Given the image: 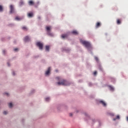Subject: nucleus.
<instances>
[{"label": "nucleus", "instance_id": "f257e3e1", "mask_svg": "<svg viewBox=\"0 0 128 128\" xmlns=\"http://www.w3.org/2000/svg\"><path fill=\"white\" fill-rule=\"evenodd\" d=\"M80 42L82 44H84L87 48H92V46L90 45V43L87 41H84V40H80Z\"/></svg>", "mask_w": 128, "mask_h": 128}, {"label": "nucleus", "instance_id": "f03ea898", "mask_svg": "<svg viewBox=\"0 0 128 128\" xmlns=\"http://www.w3.org/2000/svg\"><path fill=\"white\" fill-rule=\"evenodd\" d=\"M58 86H70V83L66 80H62L61 82H57Z\"/></svg>", "mask_w": 128, "mask_h": 128}, {"label": "nucleus", "instance_id": "7ed1b4c3", "mask_svg": "<svg viewBox=\"0 0 128 128\" xmlns=\"http://www.w3.org/2000/svg\"><path fill=\"white\" fill-rule=\"evenodd\" d=\"M50 30H52L51 26H46V30L47 31L48 36H52V34L50 33Z\"/></svg>", "mask_w": 128, "mask_h": 128}, {"label": "nucleus", "instance_id": "20e7f679", "mask_svg": "<svg viewBox=\"0 0 128 128\" xmlns=\"http://www.w3.org/2000/svg\"><path fill=\"white\" fill-rule=\"evenodd\" d=\"M36 46H38L40 50H42V48H44V44L40 42H37Z\"/></svg>", "mask_w": 128, "mask_h": 128}, {"label": "nucleus", "instance_id": "39448f33", "mask_svg": "<svg viewBox=\"0 0 128 128\" xmlns=\"http://www.w3.org/2000/svg\"><path fill=\"white\" fill-rule=\"evenodd\" d=\"M10 14H14V5H10Z\"/></svg>", "mask_w": 128, "mask_h": 128}, {"label": "nucleus", "instance_id": "423d86ee", "mask_svg": "<svg viewBox=\"0 0 128 128\" xmlns=\"http://www.w3.org/2000/svg\"><path fill=\"white\" fill-rule=\"evenodd\" d=\"M51 68L49 67L48 68V70L46 72V76H48L50 74V70H51Z\"/></svg>", "mask_w": 128, "mask_h": 128}, {"label": "nucleus", "instance_id": "0eeeda50", "mask_svg": "<svg viewBox=\"0 0 128 128\" xmlns=\"http://www.w3.org/2000/svg\"><path fill=\"white\" fill-rule=\"evenodd\" d=\"M28 4L29 6H34V1H32V0H30L28 2Z\"/></svg>", "mask_w": 128, "mask_h": 128}, {"label": "nucleus", "instance_id": "6e6552de", "mask_svg": "<svg viewBox=\"0 0 128 128\" xmlns=\"http://www.w3.org/2000/svg\"><path fill=\"white\" fill-rule=\"evenodd\" d=\"M30 37L28 36H26L24 38V42H30Z\"/></svg>", "mask_w": 128, "mask_h": 128}, {"label": "nucleus", "instance_id": "1a4fd4ad", "mask_svg": "<svg viewBox=\"0 0 128 128\" xmlns=\"http://www.w3.org/2000/svg\"><path fill=\"white\" fill-rule=\"evenodd\" d=\"M99 102H100V104H102L104 106H106V102H104V101L100 100Z\"/></svg>", "mask_w": 128, "mask_h": 128}, {"label": "nucleus", "instance_id": "9d476101", "mask_svg": "<svg viewBox=\"0 0 128 128\" xmlns=\"http://www.w3.org/2000/svg\"><path fill=\"white\" fill-rule=\"evenodd\" d=\"M100 26H101L100 22H97L96 23V28H100Z\"/></svg>", "mask_w": 128, "mask_h": 128}, {"label": "nucleus", "instance_id": "9b49d317", "mask_svg": "<svg viewBox=\"0 0 128 128\" xmlns=\"http://www.w3.org/2000/svg\"><path fill=\"white\" fill-rule=\"evenodd\" d=\"M72 34H74L75 36H78V31L76 30H73L72 32Z\"/></svg>", "mask_w": 128, "mask_h": 128}, {"label": "nucleus", "instance_id": "f8f14e48", "mask_svg": "<svg viewBox=\"0 0 128 128\" xmlns=\"http://www.w3.org/2000/svg\"><path fill=\"white\" fill-rule=\"evenodd\" d=\"M62 38H68V34H63L61 36Z\"/></svg>", "mask_w": 128, "mask_h": 128}, {"label": "nucleus", "instance_id": "ddd939ff", "mask_svg": "<svg viewBox=\"0 0 128 128\" xmlns=\"http://www.w3.org/2000/svg\"><path fill=\"white\" fill-rule=\"evenodd\" d=\"M28 18H32V16H34V13H32V12L28 13Z\"/></svg>", "mask_w": 128, "mask_h": 128}, {"label": "nucleus", "instance_id": "4468645a", "mask_svg": "<svg viewBox=\"0 0 128 128\" xmlns=\"http://www.w3.org/2000/svg\"><path fill=\"white\" fill-rule=\"evenodd\" d=\"M15 20H22V18H20L18 16H16V18H15Z\"/></svg>", "mask_w": 128, "mask_h": 128}, {"label": "nucleus", "instance_id": "2eb2a0df", "mask_svg": "<svg viewBox=\"0 0 128 128\" xmlns=\"http://www.w3.org/2000/svg\"><path fill=\"white\" fill-rule=\"evenodd\" d=\"M117 24H122V20L120 19L117 20Z\"/></svg>", "mask_w": 128, "mask_h": 128}, {"label": "nucleus", "instance_id": "dca6fc26", "mask_svg": "<svg viewBox=\"0 0 128 128\" xmlns=\"http://www.w3.org/2000/svg\"><path fill=\"white\" fill-rule=\"evenodd\" d=\"M46 50L47 52H49V50H50V46H46Z\"/></svg>", "mask_w": 128, "mask_h": 128}, {"label": "nucleus", "instance_id": "f3484780", "mask_svg": "<svg viewBox=\"0 0 128 128\" xmlns=\"http://www.w3.org/2000/svg\"><path fill=\"white\" fill-rule=\"evenodd\" d=\"M22 30H28V28L26 26H24L23 27H22Z\"/></svg>", "mask_w": 128, "mask_h": 128}, {"label": "nucleus", "instance_id": "a211bd4d", "mask_svg": "<svg viewBox=\"0 0 128 128\" xmlns=\"http://www.w3.org/2000/svg\"><path fill=\"white\" fill-rule=\"evenodd\" d=\"M120 120V116H117L116 118L113 119V120Z\"/></svg>", "mask_w": 128, "mask_h": 128}, {"label": "nucleus", "instance_id": "6ab92c4d", "mask_svg": "<svg viewBox=\"0 0 128 128\" xmlns=\"http://www.w3.org/2000/svg\"><path fill=\"white\" fill-rule=\"evenodd\" d=\"M24 2L21 1L20 2V6H24Z\"/></svg>", "mask_w": 128, "mask_h": 128}, {"label": "nucleus", "instance_id": "aec40b11", "mask_svg": "<svg viewBox=\"0 0 128 128\" xmlns=\"http://www.w3.org/2000/svg\"><path fill=\"white\" fill-rule=\"evenodd\" d=\"M109 88L110 90H114V88L111 86H109Z\"/></svg>", "mask_w": 128, "mask_h": 128}, {"label": "nucleus", "instance_id": "412c9836", "mask_svg": "<svg viewBox=\"0 0 128 128\" xmlns=\"http://www.w3.org/2000/svg\"><path fill=\"white\" fill-rule=\"evenodd\" d=\"M3 10L2 6L0 5V12H2Z\"/></svg>", "mask_w": 128, "mask_h": 128}, {"label": "nucleus", "instance_id": "4be33fe9", "mask_svg": "<svg viewBox=\"0 0 128 128\" xmlns=\"http://www.w3.org/2000/svg\"><path fill=\"white\" fill-rule=\"evenodd\" d=\"M8 106H9V108H12V104L9 103Z\"/></svg>", "mask_w": 128, "mask_h": 128}, {"label": "nucleus", "instance_id": "5701e85b", "mask_svg": "<svg viewBox=\"0 0 128 128\" xmlns=\"http://www.w3.org/2000/svg\"><path fill=\"white\" fill-rule=\"evenodd\" d=\"M46 102H48L50 100V98H45Z\"/></svg>", "mask_w": 128, "mask_h": 128}, {"label": "nucleus", "instance_id": "b1692460", "mask_svg": "<svg viewBox=\"0 0 128 128\" xmlns=\"http://www.w3.org/2000/svg\"><path fill=\"white\" fill-rule=\"evenodd\" d=\"M110 116H114V113H109Z\"/></svg>", "mask_w": 128, "mask_h": 128}, {"label": "nucleus", "instance_id": "393cba45", "mask_svg": "<svg viewBox=\"0 0 128 128\" xmlns=\"http://www.w3.org/2000/svg\"><path fill=\"white\" fill-rule=\"evenodd\" d=\"M94 58L96 62H98V57L96 56Z\"/></svg>", "mask_w": 128, "mask_h": 128}, {"label": "nucleus", "instance_id": "a878e982", "mask_svg": "<svg viewBox=\"0 0 128 128\" xmlns=\"http://www.w3.org/2000/svg\"><path fill=\"white\" fill-rule=\"evenodd\" d=\"M3 114H8V112H6V111H4V112H3Z\"/></svg>", "mask_w": 128, "mask_h": 128}, {"label": "nucleus", "instance_id": "bb28decb", "mask_svg": "<svg viewBox=\"0 0 128 128\" xmlns=\"http://www.w3.org/2000/svg\"><path fill=\"white\" fill-rule=\"evenodd\" d=\"M56 80H60V77H56Z\"/></svg>", "mask_w": 128, "mask_h": 128}, {"label": "nucleus", "instance_id": "cd10ccee", "mask_svg": "<svg viewBox=\"0 0 128 128\" xmlns=\"http://www.w3.org/2000/svg\"><path fill=\"white\" fill-rule=\"evenodd\" d=\"M96 74H98V72H96V71H95V72H94V76H96Z\"/></svg>", "mask_w": 128, "mask_h": 128}, {"label": "nucleus", "instance_id": "c85d7f7f", "mask_svg": "<svg viewBox=\"0 0 128 128\" xmlns=\"http://www.w3.org/2000/svg\"><path fill=\"white\" fill-rule=\"evenodd\" d=\"M18 50V48H16L14 49V52H16L17 50Z\"/></svg>", "mask_w": 128, "mask_h": 128}, {"label": "nucleus", "instance_id": "c756f323", "mask_svg": "<svg viewBox=\"0 0 128 128\" xmlns=\"http://www.w3.org/2000/svg\"><path fill=\"white\" fill-rule=\"evenodd\" d=\"M2 52H3V54H6V50H3Z\"/></svg>", "mask_w": 128, "mask_h": 128}, {"label": "nucleus", "instance_id": "7c9ffc66", "mask_svg": "<svg viewBox=\"0 0 128 128\" xmlns=\"http://www.w3.org/2000/svg\"><path fill=\"white\" fill-rule=\"evenodd\" d=\"M5 94H6L7 96H10V94H8V93H5Z\"/></svg>", "mask_w": 128, "mask_h": 128}, {"label": "nucleus", "instance_id": "2f4dec72", "mask_svg": "<svg viewBox=\"0 0 128 128\" xmlns=\"http://www.w3.org/2000/svg\"><path fill=\"white\" fill-rule=\"evenodd\" d=\"M70 116H72V114L70 113Z\"/></svg>", "mask_w": 128, "mask_h": 128}, {"label": "nucleus", "instance_id": "473e14b6", "mask_svg": "<svg viewBox=\"0 0 128 128\" xmlns=\"http://www.w3.org/2000/svg\"><path fill=\"white\" fill-rule=\"evenodd\" d=\"M12 75H13V76H16V74H14V72H12Z\"/></svg>", "mask_w": 128, "mask_h": 128}, {"label": "nucleus", "instance_id": "72a5a7b5", "mask_svg": "<svg viewBox=\"0 0 128 128\" xmlns=\"http://www.w3.org/2000/svg\"><path fill=\"white\" fill-rule=\"evenodd\" d=\"M7 64H8V66H10V63L9 62H8Z\"/></svg>", "mask_w": 128, "mask_h": 128}, {"label": "nucleus", "instance_id": "f704fd0d", "mask_svg": "<svg viewBox=\"0 0 128 128\" xmlns=\"http://www.w3.org/2000/svg\"><path fill=\"white\" fill-rule=\"evenodd\" d=\"M126 120L128 122V117L126 118Z\"/></svg>", "mask_w": 128, "mask_h": 128}, {"label": "nucleus", "instance_id": "c9c22d12", "mask_svg": "<svg viewBox=\"0 0 128 128\" xmlns=\"http://www.w3.org/2000/svg\"><path fill=\"white\" fill-rule=\"evenodd\" d=\"M38 18L39 20H40V17H38Z\"/></svg>", "mask_w": 128, "mask_h": 128}, {"label": "nucleus", "instance_id": "e433bc0d", "mask_svg": "<svg viewBox=\"0 0 128 128\" xmlns=\"http://www.w3.org/2000/svg\"><path fill=\"white\" fill-rule=\"evenodd\" d=\"M56 72H58V70H56Z\"/></svg>", "mask_w": 128, "mask_h": 128}]
</instances>
